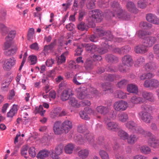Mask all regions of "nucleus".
<instances>
[{"instance_id": "nucleus-1", "label": "nucleus", "mask_w": 159, "mask_h": 159, "mask_svg": "<svg viewBox=\"0 0 159 159\" xmlns=\"http://www.w3.org/2000/svg\"><path fill=\"white\" fill-rule=\"evenodd\" d=\"M96 31L97 34L99 37L104 36L102 39V42H107L108 41L111 40L113 38V36L109 31L105 30L102 28H97Z\"/></svg>"}, {"instance_id": "nucleus-2", "label": "nucleus", "mask_w": 159, "mask_h": 159, "mask_svg": "<svg viewBox=\"0 0 159 159\" xmlns=\"http://www.w3.org/2000/svg\"><path fill=\"white\" fill-rule=\"evenodd\" d=\"M64 148V146L62 144H60L56 146L54 151L53 150L51 151V156L52 158L55 159L59 158V155L62 153Z\"/></svg>"}, {"instance_id": "nucleus-3", "label": "nucleus", "mask_w": 159, "mask_h": 159, "mask_svg": "<svg viewBox=\"0 0 159 159\" xmlns=\"http://www.w3.org/2000/svg\"><path fill=\"white\" fill-rule=\"evenodd\" d=\"M143 86L146 88H156L159 86V81L155 79H148L145 80Z\"/></svg>"}, {"instance_id": "nucleus-4", "label": "nucleus", "mask_w": 159, "mask_h": 159, "mask_svg": "<svg viewBox=\"0 0 159 159\" xmlns=\"http://www.w3.org/2000/svg\"><path fill=\"white\" fill-rule=\"evenodd\" d=\"M16 63L15 58L12 57L5 61L3 67L5 70H9L15 65Z\"/></svg>"}, {"instance_id": "nucleus-5", "label": "nucleus", "mask_w": 159, "mask_h": 159, "mask_svg": "<svg viewBox=\"0 0 159 159\" xmlns=\"http://www.w3.org/2000/svg\"><path fill=\"white\" fill-rule=\"evenodd\" d=\"M62 123L61 121H56L53 126V130L56 134H61L64 133Z\"/></svg>"}, {"instance_id": "nucleus-6", "label": "nucleus", "mask_w": 159, "mask_h": 159, "mask_svg": "<svg viewBox=\"0 0 159 159\" xmlns=\"http://www.w3.org/2000/svg\"><path fill=\"white\" fill-rule=\"evenodd\" d=\"M111 6L115 12L111 11L110 12L109 15L111 17H115L117 15L118 12H119L122 10L120 7L119 4L117 2L114 1L111 2Z\"/></svg>"}, {"instance_id": "nucleus-7", "label": "nucleus", "mask_w": 159, "mask_h": 159, "mask_svg": "<svg viewBox=\"0 0 159 159\" xmlns=\"http://www.w3.org/2000/svg\"><path fill=\"white\" fill-rule=\"evenodd\" d=\"M127 103L123 100L116 102L114 104L115 109L117 111H124L126 109L127 107Z\"/></svg>"}, {"instance_id": "nucleus-8", "label": "nucleus", "mask_w": 159, "mask_h": 159, "mask_svg": "<svg viewBox=\"0 0 159 159\" xmlns=\"http://www.w3.org/2000/svg\"><path fill=\"white\" fill-rule=\"evenodd\" d=\"M157 41L154 37L147 36L143 38V43L147 47H151Z\"/></svg>"}, {"instance_id": "nucleus-9", "label": "nucleus", "mask_w": 159, "mask_h": 159, "mask_svg": "<svg viewBox=\"0 0 159 159\" xmlns=\"http://www.w3.org/2000/svg\"><path fill=\"white\" fill-rule=\"evenodd\" d=\"M93 14L92 17L95 19L98 22H101L103 17V13L100 10L95 9L92 11Z\"/></svg>"}, {"instance_id": "nucleus-10", "label": "nucleus", "mask_w": 159, "mask_h": 159, "mask_svg": "<svg viewBox=\"0 0 159 159\" xmlns=\"http://www.w3.org/2000/svg\"><path fill=\"white\" fill-rule=\"evenodd\" d=\"M130 50V48L128 45L125 46L121 48H116L113 49L115 52H117L120 54H124L128 53Z\"/></svg>"}, {"instance_id": "nucleus-11", "label": "nucleus", "mask_w": 159, "mask_h": 159, "mask_svg": "<svg viewBox=\"0 0 159 159\" xmlns=\"http://www.w3.org/2000/svg\"><path fill=\"white\" fill-rule=\"evenodd\" d=\"M122 61L123 65L128 67L131 66L133 63L131 56L128 54L125 55L122 57Z\"/></svg>"}, {"instance_id": "nucleus-12", "label": "nucleus", "mask_w": 159, "mask_h": 159, "mask_svg": "<svg viewBox=\"0 0 159 159\" xmlns=\"http://www.w3.org/2000/svg\"><path fill=\"white\" fill-rule=\"evenodd\" d=\"M147 20L154 24L159 25V19L152 13L148 14L146 16Z\"/></svg>"}, {"instance_id": "nucleus-13", "label": "nucleus", "mask_w": 159, "mask_h": 159, "mask_svg": "<svg viewBox=\"0 0 159 159\" xmlns=\"http://www.w3.org/2000/svg\"><path fill=\"white\" fill-rule=\"evenodd\" d=\"M62 123L64 133L65 134L68 133L72 128V122L69 120H66Z\"/></svg>"}, {"instance_id": "nucleus-14", "label": "nucleus", "mask_w": 159, "mask_h": 159, "mask_svg": "<svg viewBox=\"0 0 159 159\" xmlns=\"http://www.w3.org/2000/svg\"><path fill=\"white\" fill-rule=\"evenodd\" d=\"M145 44H140L135 47V51L137 53L143 54L148 51V49Z\"/></svg>"}, {"instance_id": "nucleus-15", "label": "nucleus", "mask_w": 159, "mask_h": 159, "mask_svg": "<svg viewBox=\"0 0 159 159\" xmlns=\"http://www.w3.org/2000/svg\"><path fill=\"white\" fill-rule=\"evenodd\" d=\"M102 47L98 48L97 51L99 53L102 54L107 53L108 52L109 45L107 42L102 41Z\"/></svg>"}, {"instance_id": "nucleus-16", "label": "nucleus", "mask_w": 159, "mask_h": 159, "mask_svg": "<svg viewBox=\"0 0 159 159\" xmlns=\"http://www.w3.org/2000/svg\"><path fill=\"white\" fill-rule=\"evenodd\" d=\"M81 46L82 47L85 48L86 50L89 52H93L97 49L96 45L93 43H82Z\"/></svg>"}, {"instance_id": "nucleus-17", "label": "nucleus", "mask_w": 159, "mask_h": 159, "mask_svg": "<svg viewBox=\"0 0 159 159\" xmlns=\"http://www.w3.org/2000/svg\"><path fill=\"white\" fill-rule=\"evenodd\" d=\"M96 109L98 113L104 116L107 114L109 111V109L107 107L102 106L97 107Z\"/></svg>"}, {"instance_id": "nucleus-18", "label": "nucleus", "mask_w": 159, "mask_h": 159, "mask_svg": "<svg viewBox=\"0 0 159 159\" xmlns=\"http://www.w3.org/2000/svg\"><path fill=\"white\" fill-rule=\"evenodd\" d=\"M115 17L116 18L127 20H129L130 18V15L126 12L123 11L122 10L119 12H118Z\"/></svg>"}, {"instance_id": "nucleus-19", "label": "nucleus", "mask_w": 159, "mask_h": 159, "mask_svg": "<svg viewBox=\"0 0 159 159\" xmlns=\"http://www.w3.org/2000/svg\"><path fill=\"white\" fill-rule=\"evenodd\" d=\"M142 96L144 99L151 102L155 101L153 95L151 92L144 91L142 93Z\"/></svg>"}, {"instance_id": "nucleus-20", "label": "nucleus", "mask_w": 159, "mask_h": 159, "mask_svg": "<svg viewBox=\"0 0 159 159\" xmlns=\"http://www.w3.org/2000/svg\"><path fill=\"white\" fill-rule=\"evenodd\" d=\"M126 7L128 10L131 12L136 14L138 11L134 4L131 1H129L127 3Z\"/></svg>"}, {"instance_id": "nucleus-21", "label": "nucleus", "mask_w": 159, "mask_h": 159, "mask_svg": "<svg viewBox=\"0 0 159 159\" xmlns=\"http://www.w3.org/2000/svg\"><path fill=\"white\" fill-rule=\"evenodd\" d=\"M50 152L46 149H43L40 151L37 155V157L38 159H44L48 157Z\"/></svg>"}, {"instance_id": "nucleus-22", "label": "nucleus", "mask_w": 159, "mask_h": 159, "mask_svg": "<svg viewBox=\"0 0 159 159\" xmlns=\"http://www.w3.org/2000/svg\"><path fill=\"white\" fill-rule=\"evenodd\" d=\"M157 67L156 63L153 62L148 63L144 66L145 69L147 71H152Z\"/></svg>"}, {"instance_id": "nucleus-23", "label": "nucleus", "mask_w": 159, "mask_h": 159, "mask_svg": "<svg viewBox=\"0 0 159 159\" xmlns=\"http://www.w3.org/2000/svg\"><path fill=\"white\" fill-rule=\"evenodd\" d=\"M105 59L109 63L117 62L118 61V57L112 54H107L105 56Z\"/></svg>"}, {"instance_id": "nucleus-24", "label": "nucleus", "mask_w": 159, "mask_h": 159, "mask_svg": "<svg viewBox=\"0 0 159 159\" xmlns=\"http://www.w3.org/2000/svg\"><path fill=\"white\" fill-rule=\"evenodd\" d=\"M107 128L109 130L116 131L119 128L117 123L114 122H110L107 124Z\"/></svg>"}, {"instance_id": "nucleus-25", "label": "nucleus", "mask_w": 159, "mask_h": 159, "mask_svg": "<svg viewBox=\"0 0 159 159\" xmlns=\"http://www.w3.org/2000/svg\"><path fill=\"white\" fill-rule=\"evenodd\" d=\"M141 118L142 120L146 123H148L150 122L151 116L149 113L142 112V115H141Z\"/></svg>"}, {"instance_id": "nucleus-26", "label": "nucleus", "mask_w": 159, "mask_h": 159, "mask_svg": "<svg viewBox=\"0 0 159 159\" xmlns=\"http://www.w3.org/2000/svg\"><path fill=\"white\" fill-rule=\"evenodd\" d=\"M148 145L154 148H156L159 145V141L154 138H150L148 141Z\"/></svg>"}, {"instance_id": "nucleus-27", "label": "nucleus", "mask_w": 159, "mask_h": 159, "mask_svg": "<svg viewBox=\"0 0 159 159\" xmlns=\"http://www.w3.org/2000/svg\"><path fill=\"white\" fill-rule=\"evenodd\" d=\"M121 78V77L119 75L113 74H109L106 78V80L113 82L115 80H119Z\"/></svg>"}, {"instance_id": "nucleus-28", "label": "nucleus", "mask_w": 159, "mask_h": 159, "mask_svg": "<svg viewBox=\"0 0 159 159\" xmlns=\"http://www.w3.org/2000/svg\"><path fill=\"white\" fill-rule=\"evenodd\" d=\"M137 125L134 121H130L127 122L126 124V126L127 128L132 132L135 131V129Z\"/></svg>"}, {"instance_id": "nucleus-29", "label": "nucleus", "mask_w": 159, "mask_h": 159, "mask_svg": "<svg viewBox=\"0 0 159 159\" xmlns=\"http://www.w3.org/2000/svg\"><path fill=\"white\" fill-rule=\"evenodd\" d=\"M89 154V151L86 149H82L78 152L79 157L83 159L86 158Z\"/></svg>"}, {"instance_id": "nucleus-30", "label": "nucleus", "mask_w": 159, "mask_h": 159, "mask_svg": "<svg viewBox=\"0 0 159 159\" xmlns=\"http://www.w3.org/2000/svg\"><path fill=\"white\" fill-rule=\"evenodd\" d=\"M127 89L129 93L136 94L138 92L137 87L134 84H129L128 85Z\"/></svg>"}, {"instance_id": "nucleus-31", "label": "nucleus", "mask_w": 159, "mask_h": 159, "mask_svg": "<svg viewBox=\"0 0 159 159\" xmlns=\"http://www.w3.org/2000/svg\"><path fill=\"white\" fill-rule=\"evenodd\" d=\"M84 137L88 141L89 143L93 147H95L96 144L94 143V140L93 136L90 134H86L85 135Z\"/></svg>"}, {"instance_id": "nucleus-32", "label": "nucleus", "mask_w": 159, "mask_h": 159, "mask_svg": "<svg viewBox=\"0 0 159 159\" xmlns=\"http://www.w3.org/2000/svg\"><path fill=\"white\" fill-rule=\"evenodd\" d=\"M84 66L87 71H89L94 67L93 62L91 60H87L85 62Z\"/></svg>"}, {"instance_id": "nucleus-33", "label": "nucleus", "mask_w": 159, "mask_h": 159, "mask_svg": "<svg viewBox=\"0 0 159 159\" xmlns=\"http://www.w3.org/2000/svg\"><path fill=\"white\" fill-rule=\"evenodd\" d=\"M103 91L106 93H112L113 92V89L111 88L110 84L108 83H105L102 85Z\"/></svg>"}, {"instance_id": "nucleus-34", "label": "nucleus", "mask_w": 159, "mask_h": 159, "mask_svg": "<svg viewBox=\"0 0 159 159\" xmlns=\"http://www.w3.org/2000/svg\"><path fill=\"white\" fill-rule=\"evenodd\" d=\"M69 103L72 107L76 108L79 107L80 106L76 99L75 98L72 97L70 98L69 99Z\"/></svg>"}, {"instance_id": "nucleus-35", "label": "nucleus", "mask_w": 159, "mask_h": 159, "mask_svg": "<svg viewBox=\"0 0 159 159\" xmlns=\"http://www.w3.org/2000/svg\"><path fill=\"white\" fill-rule=\"evenodd\" d=\"M71 97L70 94H69V92L67 90H63L61 93V98L63 101L69 100L70 98Z\"/></svg>"}, {"instance_id": "nucleus-36", "label": "nucleus", "mask_w": 159, "mask_h": 159, "mask_svg": "<svg viewBox=\"0 0 159 159\" xmlns=\"http://www.w3.org/2000/svg\"><path fill=\"white\" fill-rule=\"evenodd\" d=\"M78 29L80 31H87L89 29V26L87 24L84 22H80L77 25Z\"/></svg>"}, {"instance_id": "nucleus-37", "label": "nucleus", "mask_w": 159, "mask_h": 159, "mask_svg": "<svg viewBox=\"0 0 159 159\" xmlns=\"http://www.w3.org/2000/svg\"><path fill=\"white\" fill-rule=\"evenodd\" d=\"M74 147V145L72 143L68 144L64 148L65 152L66 154L72 153Z\"/></svg>"}, {"instance_id": "nucleus-38", "label": "nucleus", "mask_w": 159, "mask_h": 159, "mask_svg": "<svg viewBox=\"0 0 159 159\" xmlns=\"http://www.w3.org/2000/svg\"><path fill=\"white\" fill-rule=\"evenodd\" d=\"M130 101L132 103L134 104H140L143 102V98L141 97L136 96L132 97Z\"/></svg>"}, {"instance_id": "nucleus-39", "label": "nucleus", "mask_w": 159, "mask_h": 159, "mask_svg": "<svg viewBox=\"0 0 159 159\" xmlns=\"http://www.w3.org/2000/svg\"><path fill=\"white\" fill-rule=\"evenodd\" d=\"M89 95V94L87 93V89H85L84 91L83 90L82 91L79 92L78 96L79 99H82L90 97L88 96Z\"/></svg>"}, {"instance_id": "nucleus-40", "label": "nucleus", "mask_w": 159, "mask_h": 159, "mask_svg": "<svg viewBox=\"0 0 159 159\" xmlns=\"http://www.w3.org/2000/svg\"><path fill=\"white\" fill-rule=\"evenodd\" d=\"M117 117L118 119L122 122H125L128 119V115L125 113H122L119 114Z\"/></svg>"}, {"instance_id": "nucleus-41", "label": "nucleus", "mask_w": 159, "mask_h": 159, "mask_svg": "<svg viewBox=\"0 0 159 159\" xmlns=\"http://www.w3.org/2000/svg\"><path fill=\"white\" fill-rule=\"evenodd\" d=\"M138 137L135 135L131 134L129 137H127V142L128 143L131 144H134L138 140Z\"/></svg>"}, {"instance_id": "nucleus-42", "label": "nucleus", "mask_w": 159, "mask_h": 159, "mask_svg": "<svg viewBox=\"0 0 159 159\" xmlns=\"http://www.w3.org/2000/svg\"><path fill=\"white\" fill-rule=\"evenodd\" d=\"M17 111V105H14L9 111L7 113V117H12L16 113Z\"/></svg>"}, {"instance_id": "nucleus-43", "label": "nucleus", "mask_w": 159, "mask_h": 159, "mask_svg": "<svg viewBox=\"0 0 159 159\" xmlns=\"http://www.w3.org/2000/svg\"><path fill=\"white\" fill-rule=\"evenodd\" d=\"M141 108L143 111L142 112H147L148 113L151 112L153 109L151 106L145 104L142 105L141 106Z\"/></svg>"}, {"instance_id": "nucleus-44", "label": "nucleus", "mask_w": 159, "mask_h": 159, "mask_svg": "<svg viewBox=\"0 0 159 159\" xmlns=\"http://www.w3.org/2000/svg\"><path fill=\"white\" fill-rule=\"evenodd\" d=\"M128 80L123 79L118 82L117 86L120 88H123L128 84Z\"/></svg>"}, {"instance_id": "nucleus-45", "label": "nucleus", "mask_w": 159, "mask_h": 159, "mask_svg": "<svg viewBox=\"0 0 159 159\" xmlns=\"http://www.w3.org/2000/svg\"><path fill=\"white\" fill-rule=\"evenodd\" d=\"M78 74H76L74 76L73 81V83L77 85H80L82 81L81 80L82 79L80 75H78Z\"/></svg>"}, {"instance_id": "nucleus-46", "label": "nucleus", "mask_w": 159, "mask_h": 159, "mask_svg": "<svg viewBox=\"0 0 159 159\" xmlns=\"http://www.w3.org/2000/svg\"><path fill=\"white\" fill-rule=\"evenodd\" d=\"M95 0H88L86 7L89 9H91L95 8Z\"/></svg>"}, {"instance_id": "nucleus-47", "label": "nucleus", "mask_w": 159, "mask_h": 159, "mask_svg": "<svg viewBox=\"0 0 159 159\" xmlns=\"http://www.w3.org/2000/svg\"><path fill=\"white\" fill-rule=\"evenodd\" d=\"M17 48H15L10 50H6L4 52V55L7 56H10L14 55L16 53Z\"/></svg>"}, {"instance_id": "nucleus-48", "label": "nucleus", "mask_w": 159, "mask_h": 159, "mask_svg": "<svg viewBox=\"0 0 159 159\" xmlns=\"http://www.w3.org/2000/svg\"><path fill=\"white\" fill-rule=\"evenodd\" d=\"M56 40H55L53 42H52L50 44L48 45H46L44 46L43 51H46L48 50H52L54 46L56 45Z\"/></svg>"}, {"instance_id": "nucleus-49", "label": "nucleus", "mask_w": 159, "mask_h": 159, "mask_svg": "<svg viewBox=\"0 0 159 159\" xmlns=\"http://www.w3.org/2000/svg\"><path fill=\"white\" fill-rule=\"evenodd\" d=\"M34 34V30L33 28H30L29 29L27 33V38L28 40L32 39L33 35Z\"/></svg>"}, {"instance_id": "nucleus-50", "label": "nucleus", "mask_w": 159, "mask_h": 159, "mask_svg": "<svg viewBox=\"0 0 159 159\" xmlns=\"http://www.w3.org/2000/svg\"><path fill=\"white\" fill-rule=\"evenodd\" d=\"M117 95L115 96L120 99H124L127 97L125 93H124L121 90H117L116 92Z\"/></svg>"}, {"instance_id": "nucleus-51", "label": "nucleus", "mask_w": 159, "mask_h": 159, "mask_svg": "<svg viewBox=\"0 0 159 159\" xmlns=\"http://www.w3.org/2000/svg\"><path fill=\"white\" fill-rule=\"evenodd\" d=\"M0 30L1 31L3 35H5L8 32V29L3 24L0 23Z\"/></svg>"}, {"instance_id": "nucleus-52", "label": "nucleus", "mask_w": 159, "mask_h": 159, "mask_svg": "<svg viewBox=\"0 0 159 159\" xmlns=\"http://www.w3.org/2000/svg\"><path fill=\"white\" fill-rule=\"evenodd\" d=\"M118 134L119 136L122 139L125 140L127 139L128 134L124 131L120 130H119Z\"/></svg>"}, {"instance_id": "nucleus-53", "label": "nucleus", "mask_w": 159, "mask_h": 159, "mask_svg": "<svg viewBox=\"0 0 159 159\" xmlns=\"http://www.w3.org/2000/svg\"><path fill=\"white\" fill-rule=\"evenodd\" d=\"M141 152L145 154H149L151 151L150 148L146 146H143L140 148Z\"/></svg>"}, {"instance_id": "nucleus-54", "label": "nucleus", "mask_w": 159, "mask_h": 159, "mask_svg": "<svg viewBox=\"0 0 159 159\" xmlns=\"http://www.w3.org/2000/svg\"><path fill=\"white\" fill-rule=\"evenodd\" d=\"M105 69L106 71L111 72H116L118 70L117 67L109 65L105 66Z\"/></svg>"}, {"instance_id": "nucleus-55", "label": "nucleus", "mask_w": 159, "mask_h": 159, "mask_svg": "<svg viewBox=\"0 0 159 159\" xmlns=\"http://www.w3.org/2000/svg\"><path fill=\"white\" fill-rule=\"evenodd\" d=\"M147 5V2L146 0H139L138 2V6L139 7L143 9L145 8Z\"/></svg>"}, {"instance_id": "nucleus-56", "label": "nucleus", "mask_w": 159, "mask_h": 159, "mask_svg": "<svg viewBox=\"0 0 159 159\" xmlns=\"http://www.w3.org/2000/svg\"><path fill=\"white\" fill-rule=\"evenodd\" d=\"M28 148V146L25 145L23 146L21 150V155L24 156L25 158H27V157H26L25 155L27 154Z\"/></svg>"}, {"instance_id": "nucleus-57", "label": "nucleus", "mask_w": 159, "mask_h": 159, "mask_svg": "<svg viewBox=\"0 0 159 159\" xmlns=\"http://www.w3.org/2000/svg\"><path fill=\"white\" fill-rule=\"evenodd\" d=\"M16 31L14 30L11 31L9 33L8 36L6 38V39L12 41V39L15 37Z\"/></svg>"}, {"instance_id": "nucleus-58", "label": "nucleus", "mask_w": 159, "mask_h": 159, "mask_svg": "<svg viewBox=\"0 0 159 159\" xmlns=\"http://www.w3.org/2000/svg\"><path fill=\"white\" fill-rule=\"evenodd\" d=\"M99 154L102 159H109L108 154L103 150H100L99 152Z\"/></svg>"}, {"instance_id": "nucleus-59", "label": "nucleus", "mask_w": 159, "mask_h": 159, "mask_svg": "<svg viewBox=\"0 0 159 159\" xmlns=\"http://www.w3.org/2000/svg\"><path fill=\"white\" fill-rule=\"evenodd\" d=\"M145 61L144 58L140 57L138 58L135 61V66H139L142 64Z\"/></svg>"}, {"instance_id": "nucleus-60", "label": "nucleus", "mask_w": 159, "mask_h": 159, "mask_svg": "<svg viewBox=\"0 0 159 159\" xmlns=\"http://www.w3.org/2000/svg\"><path fill=\"white\" fill-rule=\"evenodd\" d=\"M140 26L144 29H147L151 28L152 25L151 24L147 22H141L140 24Z\"/></svg>"}, {"instance_id": "nucleus-61", "label": "nucleus", "mask_w": 159, "mask_h": 159, "mask_svg": "<svg viewBox=\"0 0 159 159\" xmlns=\"http://www.w3.org/2000/svg\"><path fill=\"white\" fill-rule=\"evenodd\" d=\"M149 34V32L142 30L139 31L138 33V36L140 38H143L144 36Z\"/></svg>"}, {"instance_id": "nucleus-62", "label": "nucleus", "mask_w": 159, "mask_h": 159, "mask_svg": "<svg viewBox=\"0 0 159 159\" xmlns=\"http://www.w3.org/2000/svg\"><path fill=\"white\" fill-rule=\"evenodd\" d=\"M28 60L31 61V65H34L37 62V58L36 56L34 55H30L28 57Z\"/></svg>"}, {"instance_id": "nucleus-63", "label": "nucleus", "mask_w": 159, "mask_h": 159, "mask_svg": "<svg viewBox=\"0 0 159 159\" xmlns=\"http://www.w3.org/2000/svg\"><path fill=\"white\" fill-rule=\"evenodd\" d=\"M6 42L4 43V49L6 50L10 48L13 44V41L10 40L6 39Z\"/></svg>"}, {"instance_id": "nucleus-64", "label": "nucleus", "mask_w": 159, "mask_h": 159, "mask_svg": "<svg viewBox=\"0 0 159 159\" xmlns=\"http://www.w3.org/2000/svg\"><path fill=\"white\" fill-rule=\"evenodd\" d=\"M104 138L103 136H100L99 137L96 142V143L100 146L103 145L104 144Z\"/></svg>"}]
</instances>
